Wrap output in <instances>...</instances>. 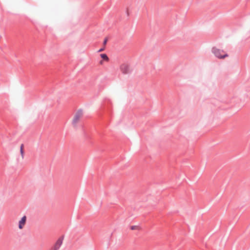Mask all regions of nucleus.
Returning <instances> with one entry per match:
<instances>
[{
    "label": "nucleus",
    "instance_id": "f257e3e1",
    "mask_svg": "<svg viewBox=\"0 0 250 250\" xmlns=\"http://www.w3.org/2000/svg\"><path fill=\"white\" fill-rule=\"evenodd\" d=\"M212 52L215 57L220 59H224L229 56L224 50L215 47L212 48Z\"/></svg>",
    "mask_w": 250,
    "mask_h": 250
},
{
    "label": "nucleus",
    "instance_id": "f03ea898",
    "mask_svg": "<svg viewBox=\"0 0 250 250\" xmlns=\"http://www.w3.org/2000/svg\"><path fill=\"white\" fill-rule=\"evenodd\" d=\"M83 116V111L82 110L78 111L74 115L72 119V124L76 125L80 120Z\"/></svg>",
    "mask_w": 250,
    "mask_h": 250
},
{
    "label": "nucleus",
    "instance_id": "7ed1b4c3",
    "mask_svg": "<svg viewBox=\"0 0 250 250\" xmlns=\"http://www.w3.org/2000/svg\"><path fill=\"white\" fill-rule=\"evenodd\" d=\"M64 237H59L50 250H58L62 244Z\"/></svg>",
    "mask_w": 250,
    "mask_h": 250
},
{
    "label": "nucleus",
    "instance_id": "20e7f679",
    "mask_svg": "<svg viewBox=\"0 0 250 250\" xmlns=\"http://www.w3.org/2000/svg\"><path fill=\"white\" fill-rule=\"evenodd\" d=\"M121 70L123 73L126 74L130 72V69L129 66L127 64L124 63L121 66Z\"/></svg>",
    "mask_w": 250,
    "mask_h": 250
},
{
    "label": "nucleus",
    "instance_id": "39448f33",
    "mask_svg": "<svg viewBox=\"0 0 250 250\" xmlns=\"http://www.w3.org/2000/svg\"><path fill=\"white\" fill-rule=\"evenodd\" d=\"M27 218L25 216H23L18 222V228L20 229H22L25 226Z\"/></svg>",
    "mask_w": 250,
    "mask_h": 250
},
{
    "label": "nucleus",
    "instance_id": "423d86ee",
    "mask_svg": "<svg viewBox=\"0 0 250 250\" xmlns=\"http://www.w3.org/2000/svg\"><path fill=\"white\" fill-rule=\"evenodd\" d=\"M20 152L22 159L24 158V145L21 144L20 146Z\"/></svg>",
    "mask_w": 250,
    "mask_h": 250
},
{
    "label": "nucleus",
    "instance_id": "0eeeda50",
    "mask_svg": "<svg viewBox=\"0 0 250 250\" xmlns=\"http://www.w3.org/2000/svg\"><path fill=\"white\" fill-rule=\"evenodd\" d=\"M131 230H140L141 229V228L139 226H132L130 227Z\"/></svg>",
    "mask_w": 250,
    "mask_h": 250
},
{
    "label": "nucleus",
    "instance_id": "6e6552de",
    "mask_svg": "<svg viewBox=\"0 0 250 250\" xmlns=\"http://www.w3.org/2000/svg\"><path fill=\"white\" fill-rule=\"evenodd\" d=\"M101 57L104 60L106 61H108L109 59L107 57V56L105 54H101L100 55Z\"/></svg>",
    "mask_w": 250,
    "mask_h": 250
},
{
    "label": "nucleus",
    "instance_id": "1a4fd4ad",
    "mask_svg": "<svg viewBox=\"0 0 250 250\" xmlns=\"http://www.w3.org/2000/svg\"><path fill=\"white\" fill-rule=\"evenodd\" d=\"M107 42V38H105L104 40V42H103L104 45H106Z\"/></svg>",
    "mask_w": 250,
    "mask_h": 250
},
{
    "label": "nucleus",
    "instance_id": "9d476101",
    "mask_svg": "<svg viewBox=\"0 0 250 250\" xmlns=\"http://www.w3.org/2000/svg\"><path fill=\"white\" fill-rule=\"evenodd\" d=\"M104 48H101L99 51L98 52H102L103 51H104Z\"/></svg>",
    "mask_w": 250,
    "mask_h": 250
},
{
    "label": "nucleus",
    "instance_id": "9b49d317",
    "mask_svg": "<svg viewBox=\"0 0 250 250\" xmlns=\"http://www.w3.org/2000/svg\"><path fill=\"white\" fill-rule=\"evenodd\" d=\"M100 63H101V64H103V61H101V62H100Z\"/></svg>",
    "mask_w": 250,
    "mask_h": 250
}]
</instances>
